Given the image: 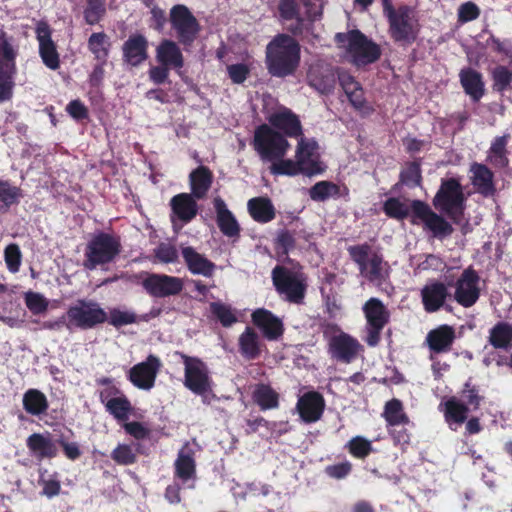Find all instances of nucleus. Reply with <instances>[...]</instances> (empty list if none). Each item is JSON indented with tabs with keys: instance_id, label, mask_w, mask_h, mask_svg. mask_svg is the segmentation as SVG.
<instances>
[{
	"instance_id": "obj_58",
	"label": "nucleus",
	"mask_w": 512,
	"mask_h": 512,
	"mask_svg": "<svg viewBox=\"0 0 512 512\" xmlns=\"http://www.w3.org/2000/svg\"><path fill=\"white\" fill-rule=\"evenodd\" d=\"M154 256L158 262L163 264L176 263L178 261V250L170 243L161 242L154 249Z\"/></svg>"
},
{
	"instance_id": "obj_62",
	"label": "nucleus",
	"mask_w": 512,
	"mask_h": 512,
	"mask_svg": "<svg viewBox=\"0 0 512 512\" xmlns=\"http://www.w3.org/2000/svg\"><path fill=\"white\" fill-rule=\"evenodd\" d=\"M5 262L10 272L15 273L21 264V252L16 244H10L5 249Z\"/></svg>"
},
{
	"instance_id": "obj_13",
	"label": "nucleus",
	"mask_w": 512,
	"mask_h": 512,
	"mask_svg": "<svg viewBox=\"0 0 512 512\" xmlns=\"http://www.w3.org/2000/svg\"><path fill=\"white\" fill-rule=\"evenodd\" d=\"M362 311L365 316L364 341L370 347H375L381 339V332L390 321V311L386 305L376 297L368 299Z\"/></svg>"
},
{
	"instance_id": "obj_7",
	"label": "nucleus",
	"mask_w": 512,
	"mask_h": 512,
	"mask_svg": "<svg viewBox=\"0 0 512 512\" xmlns=\"http://www.w3.org/2000/svg\"><path fill=\"white\" fill-rule=\"evenodd\" d=\"M252 146L261 161L268 163L283 158L290 148L286 137L267 124L256 128Z\"/></svg>"
},
{
	"instance_id": "obj_15",
	"label": "nucleus",
	"mask_w": 512,
	"mask_h": 512,
	"mask_svg": "<svg viewBox=\"0 0 512 512\" xmlns=\"http://www.w3.org/2000/svg\"><path fill=\"white\" fill-rule=\"evenodd\" d=\"M412 223H422L434 237L444 238L453 232V227L442 216L435 213L428 204L420 200L411 203Z\"/></svg>"
},
{
	"instance_id": "obj_45",
	"label": "nucleus",
	"mask_w": 512,
	"mask_h": 512,
	"mask_svg": "<svg viewBox=\"0 0 512 512\" xmlns=\"http://www.w3.org/2000/svg\"><path fill=\"white\" fill-rule=\"evenodd\" d=\"M209 309L213 318L219 321L223 327H231L238 322L237 312L229 304L220 301L211 302Z\"/></svg>"
},
{
	"instance_id": "obj_5",
	"label": "nucleus",
	"mask_w": 512,
	"mask_h": 512,
	"mask_svg": "<svg viewBox=\"0 0 512 512\" xmlns=\"http://www.w3.org/2000/svg\"><path fill=\"white\" fill-rule=\"evenodd\" d=\"M350 258L357 264L360 275L369 282L382 285L388 277L389 266L383 256L371 245L364 243L347 248Z\"/></svg>"
},
{
	"instance_id": "obj_3",
	"label": "nucleus",
	"mask_w": 512,
	"mask_h": 512,
	"mask_svg": "<svg viewBox=\"0 0 512 512\" xmlns=\"http://www.w3.org/2000/svg\"><path fill=\"white\" fill-rule=\"evenodd\" d=\"M175 356L184 365L183 385L196 395H200L204 403L209 404L213 394V380L207 364L200 358L176 351Z\"/></svg>"
},
{
	"instance_id": "obj_14",
	"label": "nucleus",
	"mask_w": 512,
	"mask_h": 512,
	"mask_svg": "<svg viewBox=\"0 0 512 512\" xmlns=\"http://www.w3.org/2000/svg\"><path fill=\"white\" fill-rule=\"evenodd\" d=\"M481 278L472 267L463 270L453 284V300L463 308L474 306L480 298Z\"/></svg>"
},
{
	"instance_id": "obj_48",
	"label": "nucleus",
	"mask_w": 512,
	"mask_h": 512,
	"mask_svg": "<svg viewBox=\"0 0 512 512\" xmlns=\"http://www.w3.org/2000/svg\"><path fill=\"white\" fill-rule=\"evenodd\" d=\"M270 164L269 169L273 175L295 176L303 174L302 168L297 159H284L283 157L279 158V160H273Z\"/></svg>"
},
{
	"instance_id": "obj_53",
	"label": "nucleus",
	"mask_w": 512,
	"mask_h": 512,
	"mask_svg": "<svg viewBox=\"0 0 512 512\" xmlns=\"http://www.w3.org/2000/svg\"><path fill=\"white\" fill-rule=\"evenodd\" d=\"M107 321L114 327H122L138 321V316L131 310L113 308L109 311Z\"/></svg>"
},
{
	"instance_id": "obj_11",
	"label": "nucleus",
	"mask_w": 512,
	"mask_h": 512,
	"mask_svg": "<svg viewBox=\"0 0 512 512\" xmlns=\"http://www.w3.org/2000/svg\"><path fill=\"white\" fill-rule=\"evenodd\" d=\"M16 56L17 48L13 38L0 28V102L8 101L12 97Z\"/></svg>"
},
{
	"instance_id": "obj_16",
	"label": "nucleus",
	"mask_w": 512,
	"mask_h": 512,
	"mask_svg": "<svg viewBox=\"0 0 512 512\" xmlns=\"http://www.w3.org/2000/svg\"><path fill=\"white\" fill-rule=\"evenodd\" d=\"M142 287L151 297L166 298L180 294L184 288V281L176 276L145 273Z\"/></svg>"
},
{
	"instance_id": "obj_10",
	"label": "nucleus",
	"mask_w": 512,
	"mask_h": 512,
	"mask_svg": "<svg viewBox=\"0 0 512 512\" xmlns=\"http://www.w3.org/2000/svg\"><path fill=\"white\" fill-rule=\"evenodd\" d=\"M323 336L327 341L328 353L337 361L350 363L357 358L362 350L360 342L343 332L337 325L323 326Z\"/></svg>"
},
{
	"instance_id": "obj_44",
	"label": "nucleus",
	"mask_w": 512,
	"mask_h": 512,
	"mask_svg": "<svg viewBox=\"0 0 512 512\" xmlns=\"http://www.w3.org/2000/svg\"><path fill=\"white\" fill-rule=\"evenodd\" d=\"M382 416L387 425L391 427L409 423V418L404 412L402 402L398 399L386 402Z\"/></svg>"
},
{
	"instance_id": "obj_41",
	"label": "nucleus",
	"mask_w": 512,
	"mask_h": 512,
	"mask_svg": "<svg viewBox=\"0 0 512 512\" xmlns=\"http://www.w3.org/2000/svg\"><path fill=\"white\" fill-rule=\"evenodd\" d=\"M189 180L192 195L197 199H202L211 187L213 175L209 168L199 166L190 173Z\"/></svg>"
},
{
	"instance_id": "obj_6",
	"label": "nucleus",
	"mask_w": 512,
	"mask_h": 512,
	"mask_svg": "<svg viewBox=\"0 0 512 512\" xmlns=\"http://www.w3.org/2000/svg\"><path fill=\"white\" fill-rule=\"evenodd\" d=\"M121 249L119 237L105 232L94 234L86 244L83 267L94 270L98 266L112 263L119 256Z\"/></svg>"
},
{
	"instance_id": "obj_18",
	"label": "nucleus",
	"mask_w": 512,
	"mask_h": 512,
	"mask_svg": "<svg viewBox=\"0 0 512 512\" xmlns=\"http://www.w3.org/2000/svg\"><path fill=\"white\" fill-rule=\"evenodd\" d=\"M174 478L184 487L195 488L197 478L195 452L188 442L179 450L174 461Z\"/></svg>"
},
{
	"instance_id": "obj_31",
	"label": "nucleus",
	"mask_w": 512,
	"mask_h": 512,
	"mask_svg": "<svg viewBox=\"0 0 512 512\" xmlns=\"http://www.w3.org/2000/svg\"><path fill=\"white\" fill-rule=\"evenodd\" d=\"M459 80L464 92L474 101L478 102L485 93V83L480 72L467 67L459 72Z\"/></svg>"
},
{
	"instance_id": "obj_51",
	"label": "nucleus",
	"mask_w": 512,
	"mask_h": 512,
	"mask_svg": "<svg viewBox=\"0 0 512 512\" xmlns=\"http://www.w3.org/2000/svg\"><path fill=\"white\" fill-rule=\"evenodd\" d=\"M493 89L500 93L508 90L512 83V70L498 65L492 71Z\"/></svg>"
},
{
	"instance_id": "obj_52",
	"label": "nucleus",
	"mask_w": 512,
	"mask_h": 512,
	"mask_svg": "<svg viewBox=\"0 0 512 512\" xmlns=\"http://www.w3.org/2000/svg\"><path fill=\"white\" fill-rule=\"evenodd\" d=\"M410 208L406 202L399 198H388L383 205L385 214L391 218L402 220L409 215Z\"/></svg>"
},
{
	"instance_id": "obj_63",
	"label": "nucleus",
	"mask_w": 512,
	"mask_h": 512,
	"mask_svg": "<svg viewBox=\"0 0 512 512\" xmlns=\"http://www.w3.org/2000/svg\"><path fill=\"white\" fill-rule=\"evenodd\" d=\"M227 73L234 84H242L250 74V68L244 63L227 66Z\"/></svg>"
},
{
	"instance_id": "obj_20",
	"label": "nucleus",
	"mask_w": 512,
	"mask_h": 512,
	"mask_svg": "<svg viewBox=\"0 0 512 512\" xmlns=\"http://www.w3.org/2000/svg\"><path fill=\"white\" fill-rule=\"evenodd\" d=\"M317 149L316 141L300 137L295 151V159L298 160L304 175L313 176L324 171Z\"/></svg>"
},
{
	"instance_id": "obj_60",
	"label": "nucleus",
	"mask_w": 512,
	"mask_h": 512,
	"mask_svg": "<svg viewBox=\"0 0 512 512\" xmlns=\"http://www.w3.org/2000/svg\"><path fill=\"white\" fill-rule=\"evenodd\" d=\"M104 2L87 3L84 10V18L87 24H97L105 14Z\"/></svg>"
},
{
	"instance_id": "obj_34",
	"label": "nucleus",
	"mask_w": 512,
	"mask_h": 512,
	"mask_svg": "<svg viewBox=\"0 0 512 512\" xmlns=\"http://www.w3.org/2000/svg\"><path fill=\"white\" fill-rule=\"evenodd\" d=\"M239 352L246 360L257 359L262 352L260 335L251 327H246L238 338Z\"/></svg>"
},
{
	"instance_id": "obj_57",
	"label": "nucleus",
	"mask_w": 512,
	"mask_h": 512,
	"mask_svg": "<svg viewBox=\"0 0 512 512\" xmlns=\"http://www.w3.org/2000/svg\"><path fill=\"white\" fill-rule=\"evenodd\" d=\"M111 458L119 465H131L137 460L134 449L127 444H119L111 453Z\"/></svg>"
},
{
	"instance_id": "obj_19",
	"label": "nucleus",
	"mask_w": 512,
	"mask_h": 512,
	"mask_svg": "<svg viewBox=\"0 0 512 512\" xmlns=\"http://www.w3.org/2000/svg\"><path fill=\"white\" fill-rule=\"evenodd\" d=\"M161 366L160 359L151 354L145 361L134 365L129 370L128 378L135 387L149 391L155 385V380Z\"/></svg>"
},
{
	"instance_id": "obj_25",
	"label": "nucleus",
	"mask_w": 512,
	"mask_h": 512,
	"mask_svg": "<svg viewBox=\"0 0 512 512\" xmlns=\"http://www.w3.org/2000/svg\"><path fill=\"white\" fill-rule=\"evenodd\" d=\"M26 445L30 455L39 461L58 455L57 442L49 432L31 434L26 439Z\"/></svg>"
},
{
	"instance_id": "obj_24",
	"label": "nucleus",
	"mask_w": 512,
	"mask_h": 512,
	"mask_svg": "<svg viewBox=\"0 0 512 512\" xmlns=\"http://www.w3.org/2000/svg\"><path fill=\"white\" fill-rule=\"evenodd\" d=\"M180 250L184 263L192 275H201L207 278L213 276L216 265L204 254L189 245L182 244Z\"/></svg>"
},
{
	"instance_id": "obj_40",
	"label": "nucleus",
	"mask_w": 512,
	"mask_h": 512,
	"mask_svg": "<svg viewBox=\"0 0 512 512\" xmlns=\"http://www.w3.org/2000/svg\"><path fill=\"white\" fill-rule=\"evenodd\" d=\"M489 344L495 349L508 350L512 348V323L507 321L497 322L490 330Z\"/></svg>"
},
{
	"instance_id": "obj_38",
	"label": "nucleus",
	"mask_w": 512,
	"mask_h": 512,
	"mask_svg": "<svg viewBox=\"0 0 512 512\" xmlns=\"http://www.w3.org/2000/svg\"><path fill=\"white\" fill-rule=\"evenodd\" d=\"M247 209L252 219L258 223H268L276 216L273 203L266 197L251 198L247 203Z\"/></svg>"
},
{
	"instance_id": "obj_12",
	"label": "nucleus",
	"mask_w": 512,
	"mask_h": 512,
	"mask_svg": "<svg viewBox=\"0 0 512 512\" xmlns=\"http://www.w3.org/2000/svg\"><path fill=\"white\" fill-rule=\"evenodd\" d=\"M392 39L403 45L412 44L418 37L420 24L415 11L406 5L399 6L387 17Z\"/></svg>"
},
{
	"instance_id": "obj_49",
	"label": "nucleus",
	"mask_w": 512,
	"mask_h": 512,
	"mask_svg": "<svg viewBox=\"0 0 512 512\" xmlns=\"http://www.w3.org/2000/svg\"><path fill=\"white\" fill-rule=\"evenodd\" d=\"M109 40L104 32L92 33L88 39V48L98 60H105L109 52Z\"/></svg>"
},
{
	"instance_id": "obj_39",
	"label": "nucleus",
	"mask_w": 512,
	"mask_h": 512,
	"mask_svg": "<svg viewBox=\"0 0 512 512\" xmlns=\"http://www.w3.org/2000/svg\"><path fill=\"white\" fill-rule=\"evenodd\" d=\"M24 410L32 416H41L46 414L49 408V402L46 395L35 388L28 389L22 398Z\"/></svg>"
},
{
	"instance_id": "obj_35",
	"label": "nucleus",
	"mask_w": 512,
	"mask_h": 512,
	"mask_svg": "<svg viewBox=\"0 0 512 512\" xmlns=\"http://www.w3.org/2000/svg\"><path fill=\"white\" fill-rule=\"evenodd\" d=\"M272 127L282 130L286 136L299 137L302 135V127L298 117L290 110L274 113L269 118Z\"/></svg>"
},
{
	"instance_id": "obj_46",
	"label": "nucleus",
	"mask_w": 512,
	"mask_h": 512,
	"mask_svg": "<svg viewBox=\"0 0 512 512\" xmlns=\"http://www.w3.org/2000/svg\"><path fill=\"white\" fill-rule=\"evenodd\" d=\"M309 197L313 201L324 202L329 198L341 196L340 187L330 181H319L309 189Z\"/></svg>"
},
{
	"instance_id": "obj_27",
	"label": "nucleus",
	"mask_w": 512,
	"mask_h": 512,
	"mask_svg": "<svg viewBox=\"0 0 512 512\" xmlns=\"http://www.w3.org/2000/svg\"><path fill=\"white\" fill-rule=\"evenodd\" d=\"M307 79L309 85L322 94L330 93L336 81L333 68L322 62L310 66Z\"/></svg>"
},
{
	"instance_id": "obj_8",
	"label": "nucleus",
	"mask_w": 512,
	"mask_h": 512,
	"mask_svg": "<svg viewBox=\"0 0 512 512\" xmlns=\"http://www.w3.org/2000/svg\"><path fill=\"white\" fill-rule=\"evenodd\" d=\"M66 318L69 330H88L106 322L108 314L98 302L79 299L67 309Z\"/></svg>"
},
{
	"instance_id": "obj_61",
	"label": "nucleus",
	"mask_w": 512,
	"mask_h": 512,
	"mask_svg": "<svg viewBox=\"0 0 512 512\" xmlns=\"http://www.w3.org/2000/svg\"><path fill=\"white\" fill-rule=\"evenodd\" d=\"M459 399H461L465 405L470 408V410H477L481 402V397L479 396L477 389L471 386L469 382L465 384Z\"/></svg>"
},
{
	"instance_id": "obj_29",
	"label": "nucleus",
	"mask_w": 512,
	"mask_h": 512,
	"mask_svg": "<svg viewBox=\"0 0 512 512\" xmlns=\"http://www.w3.org/2000/svg\"><path fill=\"white\" fill-rule=\"evenodd\" d=\"M471 183L479 194L492 197L496 193L493 172L484 164L473 163L470 167Z\"/></svg>"
},
{
	"instance_id": "obj_50",
	"label": "nucleus",
	"mask_w": 512,
	"mask_h": 512,
	"mask_svg": "<svg viewBox=\"0 0 512 512\" xmlns=\"http://www.w3.org/2000/svg\"><path fill=\"white\" fill-rule=\"evenodd\" d=\"M20 189L8 181L0 180V213L6 212L11 205L18 202Z\"/></svg>"
},
{
	"instance_id": "obj_56",
	"label": "nucleus",
	"mask_w": 512,
	"mask_h": 512,
	"mask_svg": "<svg viewBox=\"0 0 512 512\" xmlns=\"http://www.w3.org/2000/svg\"><path fill=\"white\" fill-rule=\"evenodd\" d=\"M296 244L295 237L293 233L290 231L284 229L280 230L277 233L276 239H275V249L277 254L280 256H287L288 253L294 249Z\"/></svg>"
},
{
	"instance_id": "obj_64",
	"label": "nucleus",
	"mask_w": 512,
	"mask_h": 512,
	"mask_svg": "<svg viewBox=\"0 0 512 512\" xmlns=\"http://www.w3.org/2000/svg\"><path fill=\"white\" fill-rule=\"evenodd\" d=\"M447 265L445 261L434 254H429L426 256L425 260L419 263L418 269L422 271H435V272H443L446 269Z\"/></svg>"
},
{
	"instance_id": "obj_42",
	"label": "nucleus",
	"mask_w": 512,
	"mask_h": 512,
	"mask_svg": "<svg viewBox=\"0 0 512 512\" xmlns=\"http://www.w3.org/2000/svg\"><path fill=\"white\" fill-rule=\"evenodd\" d=\"M510 139V134L497 136L491 143L487 152V160L491 165L498 168H505L509 165L507 144Z\"/></svg>"
},
{
	"instance_id": "obj_37",
	"label": "nucleus",
	"mask_w": 512,
	"mask_h": 512,
	"mask_svg": "<svg viewBox=\"0 0 512 512\" xmlns=\"http://www.w3.org/2000/svg\"><path fill=\"white\" fill-rule=\"evenodd\" d=\"M125 60L136 66L147 58V40L143 35L130 36L123 45Z\"/></svg>"
},
{
	"instance_id": "obj_22",
	"label": "nucleus",
	"mask_w": 512,
	"mask_h": 512,
	"mask_svg": "<svg viewBox=\"0 0 512 512\" xmlns=\"http://www.w3.org/2000/svg\"><path fill=\"white\" fill-rule=\"evenodd\" d=\"M423 308L427 313H434L445 306L450 296L447 286L438 280H429L420 290Z\"/></svg>"
},
{
	"instance_id": "obj_26",
	"label": "nucleus",
	"mask_w": 512,
	"mask_h": 512,
	"mask_svg": "<svg viewBox=\"0 0 512 512\" xmlns=\"http://www.w3.org/2000/svg\"><path fill=\"white\" fill-rule=\"evenodd\" d=\"M325 401L321 394L308 392L302 395L296 405L300 418L305 423H314L321 419Z\"/></svg>"
},
{
	"instance_id": "obj_33",
	"label": "nucleus",
	"mask_w": 512,
	"mask_h": 512,
	"mask_svg": "<svg viewBox=\"0 0 512 512\" xmlns=\"http://www.w3.org/2000/svg\"><path fill=\"white\" fill-rule=\"evenodd\" d=\"M156 60L163 66L180 70L184 58L179 46L171 40H163L156 49Z\"/></svg>"
},
{
	"instance_id": "obj_55",
	"label": "nucleus",
	"mask_w": 512,
	"mask_h": 512,
	"mask_svg": "<svg viewBox=\"0 0 512 512\" xmlns=\"http://www.w3.org/2000/svg\"><path fill=\"white\" fill-rule=\"evenodd\" d=\"M346 448L352 456L364 459L371 453L372 444L362 436H355L346 444Z\"/></svg>"
},
{
	"instance_id": "obj_4",
	"label": "nucleus",
	"mask_w": 512,
	"mask_h": 512,
	"mask_svg": "<svg viewBox=\"0 0 512 512\" xmlns=\"http://www.w3.org/2000/svg\"><path fill=\"white\" fill-rule=\"evenodd\" d=\"M335 39L340 47L345 50V58L357 67L371 64L380 57L379 46L369 40L359 30L338 33Z\"/></svg>"
},
{
	"instance_id": "obj_28",
	"label": "nucleus",
	"mask_w": 512,
	"mask_h": 512,
	"mask_svg": "<svg viewBox=\"0 0 512 512\" xmlns=\"http://www.w3.org/2000/svg\"><path fill=\"white\" fill-rule=\"evenodd\" d=\"M213 205L216 212V222L222 234L229 238L239 237L240 225L228 209L225 201L221 197H215Z\"/></svg>"
},
{
	"instance_id": "obj_1",
	"label": "nucleus",
	"mask_w": 512,
	"mask_h": 512,
	"mask_svg": "<svg viewBox=\"0 0 512 512\" xmlns=\"http://www.w3.org/2000/svg\"><path fill=\"white\" fill-rule=\"evenodd\" d=\"M301 60L299 43L287 34L276 35L266 46L268 73L277 78L294 75Z\"/></svg>"
},
{
	"instance_id": "obj_2",
	"label": "nucleus",
	"mask_w": 512,
	"mask_h": 512,
	"mask_svg": "<svg viewBox=\"0 0 512 512\" xmlns=\"http://www.w3.org/2000/svg\"><path fill=\"white\" fill-rule=\"evenodd\" d=\"M287 262L291 265H276L273 268L272 283L281 299L299 305L304 302L306 296L308 277L299 263H294L288 257Z\"/></svg>"
},
{
	"instance_id": "obj_54",
	"label": "nucleus",
	"mask_w": 512,
	"mask_h": 512,
	"mask_svg": "<svg viewBox=\"0 0 512 512\" xmlns=\"http://www.w3.org/2000/svg\"><path fill=\"white\" fill-rule=\"evenodd\" d=\"M24 300L27 308L34 315L43 314L49 306L48 299L38 292L28 291L24 294Z\"/></svg>"
},
{
	"instance_id": "obj_36",
	"label": "nucleus",
	"mask_w": 512,
	"mask_h": 512,
	"mask_svg": "<svg viewBox=\"0 0 512 512\" xmlns=\"http://www.w3.org/2000/svg\"><path fill=\"white\" fill-rule=\"evenodd\" d=\"M192 194L181 193L174 196L170 205L173 214L183 223L190 222L198 212V206Z\"/></svg>"
},
{
	"instance_id": "obj_32",
	"label": "nucleus",
	"mask_w": 512,
	"mask_h": 512,
	"mask_svg": "<svg viewBox=\"0 0 512 512\" xmlns=\"http://www.w3.org/2000/svg\"><path fill=\"white\" fill-rule=\"evenodd\" d=\"M454 340L455 331L449 325H441L428 332L426 336L429 349L436 354L448 352Z\"/></svg>"
},
{
	"instance_id": "obj_59",
	"label": "nucleus",
	"mask_w": 512,
	"mask_h": 512,
	"mask_svg": "<svg viewBox=\"0 0 512 512\" xmlns=\"http://www.w3.org/2000/svg\"><path fill=\"white\" fill-rule=\"evenodd\" d=\"M401 181L408 186H418L421 182V168L416 162H412L401 172Z\"/></svg>"
},
{
	"instance_id": "obj_17",
	"label": "nucleus",
	"mask_w": 512,
	"mask_h": 512,
	"mask_svg": "<svg viewBox=\"0 0 512 512\" xmlns=\"http://www.w3.org/2000/svg\"><path fill=\"white\" fill-rule=\"evenodd\" d=\"M170 22L177 38L183 45H189L196 39L200 26L185 5L178 4L171 8Z\"/></svg>"
},
{
	"instance_id": "obj_43",
	"label": "nucleus",
	"mask_w": 512,
	"mask_h": 512,
	"mask_svg": "<svg viewBox=\"0 0 512 512\" xmlns=\"http://www.w3.org/2000/svg\"><path fill=\"white\" fill-rule=\"evenodd\" d=\"M252 398L261 410L275 409L279 406L278 393L266 384H257L252 393Z\"/></svg>"
},
{
	"instance_id": "obj_47",
	"label": "nucleus",
	"mask_w": 512,
	"mask_h": 512,
	"mask_svg": "<svg viewBox=\"0 0 512 512\" xmlns=\"http://www.w3.org/2000/svg\"><path fill=\"white\" fill-rule=\"evenodd\" d=\"M104 407L106 411L118 421L127 420L132 411L131 402L125 394L121 395L117 399L112 400Z\"/></svg>"
},
{
	"instance_id": "obj_30",
	"label": "nucleus",
	"mask_w": 512,
	"mask_h": 512,
	"mask_svg": "<svg viewBox=\"0 0 512 512\" xmlns=\"http://www.w3.org/2000/svg\"><path fill=\"white\" fill-rule=\"evenodd\" d=\"M440 408L444 413L445 421L454 431L466 422L467 415L470 411V408L457 397H451L444 403H441Z\"/></svg>"
},
{
	"instance_id": "obj_23",
	"label": "nucleus",
	"mask_w": 512,
	"mask_h": 512,
	"mask_svg": "<svg viewBox=\"0 0 512 512\" xmlns=\"http://www.w3.org/2000/svg\"><path fill=\"white\" fill-rule=\"evenodd\" d=\"M251 320L267 340L276 341L284 333L283 321L267 309L258 308L253 311Z\"/></svg>"
},
{
	"instance_id": "obj_9",
	"label": "nucleus",
	"mask_w": 512,
	"mask_h": 512,
	"mask_svg": "<svg viewBox=\"0 0 512 512\" xmlns=\"http://www.w3.org/2000/svg\"><path fill=\"white\" fill-rule=\"evenodd\" d=\"M465 201L460 182L455 178H448L441 180V185L433 198V205L438 211L457 221L463 215Z\"/></svg>"
},
{
	"instance_id": "obj_21",
	"label": "nucleus",
	"mask_w": 512,
	"mask_h": 512,
	"mask_svg": "<svg viewBox=\"0 0 512 512\" xmlns=\"http://www.w3.org/2000/svg\"><path fill=\"white\" fill-rule=\"evenodd\" d=\"M35 33L39 44V56L43 64L51 70H57L60 67V55L55 42L52 40L49 25L45 22H39Z\"/></svg>"
}]
</instances>
